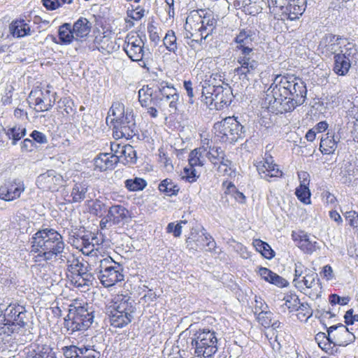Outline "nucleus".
<instances>
[{"mask_svg": "<svg viewBox=\"0 0 358 358\" xmlns=\"http://www.w3.org/2000/svg\"><path fill=\"white\" fill-rule=\"evenodd\" d=\"M306 96V85L301 79L278 76L265 92L262 105L273 113H286L303 104Z\"/></svg>", "mask_w": 358, "mask_h": 358, "instance_id": "1", "label": "nucleus"}, {"mask_svg": "<svg viewBox=\"0 0 358 358\" xmlns=\"http://www.w3.org/2000/svg\"><path fill=\"white\" fill-rule=\"evenodd\" d=\"M30 245L27 249L30 253H38L35 262L50 261L57 257H65L64 253L65 244L62 236L53 229H44L36 232L27 243Z\"/></svg>", "mask_w": 358, "mask_h": 358, "instance_id": "2", "label": "nucleus"}, {"mask_svg": "<svg viewBox=\"0 0 358 358\" xmlns=\"http://www.w3.org/2000/svg\"><path fill=\"white\" fill-rule=\"evenodd\" d=\"M216 332L208 329H199L189 338L191 350L196 357L210 358L217 352Z\"/></svg>", "mask_w": 358, "mask_h": 358, "instance_id": "3", "label": "nucleus"}, {"mask_svg": "<svg viewBox=\"0 0 358 358\" xmlns=\"http://www.w3.org/2000/svg\"><path fill=\"white\" fill-rule=\"evenodd\" d=\"M135 310L134 300L122 299L106 306V314L111 326L123 328L131 322Z\"/></svg>", "mask_w": 358, "mask_h": 358, "instance_id": "4", "label": "nucleus"}, {"mask_svg": "<svg viewBox=\"0 0 358 358\" xmlns=\"http://www.w3.org/2000/svg\"><path fill=\"white\" fill-rule=\"evenodd\" d=\"M98 278L105 287H109L124 280L122 266L111 257L102 259L96 268Z\"/></svg>", "mask_w": 358, "mask_h": 358, "instance_id": "5", "label": "nucleus"}, {"mask_svg": "<svg viewBox=\"0 0 358 358\" xmlns=\"http://www.w3.org/2000/svg\"><path fill=\"white\" fill-rule=\"evenodd\" d=\"M113 136L115 139H130L138 134L132 109L127 108L126 113L119 119H112Z\"/></svg>", "mask_w": 358, "mask_h": 358, "instance_id": "6", "label": "nucleus"}, {"mask_svg": "<svg viewBox=\"0 0 358 358\" xmlns=\"http://www.w3.org/2000/svg\"><path fill=\"white\" fill-rule=\"evenodd\" d=\"M346 38L332 34H326L320 39L318 45V50L325 57H329L331 55L340 52Z\"/></svg>", "mask_w": 358, "mask_h": 358, "instance_id": "7", "label": "nucleus"}, {"mask_svg": "<svg viewBox=\"0 0 358 358\" xmlns=\"http://www.w3.org/2000/svg\"><path fill=\"white\" fill-rule=\"evenodd\" d=\"M217 74L211 73L209 71L206 73L205 76L203 73H198L197 78H200L201 80V97L202 101H204L207 105L211 106L215 100V96H217V85L212 80H216Z\"/></svg>", "mask_w": 358, "mask_h": 358, "instance_id": "8", "label": "nucleus"}, {"mask_svg": "<svg viewBox=\"0 0 358 358\" xmlns=\"http://www.w3.org/2000/svg\"><path fill=\"white\" fill-rule=\"evenodd\" d=\"M293 284L299 290L310 289L309 295L318 298L322 292V285L317 273L314 270L308 271L300 281L293 280Z\"/></svg>", "mask_w": 358, "mask_h": 358, "instance_id": "9", "label": "nucleus"}, {"mask_svg": "<svg viewBox=\"0 0 358 358\" xmlns=\"http://www.w3.org/2000/svg\"><path fill=\"white\" fill-rule=\"evenodd\" d=\"M123 50L127 56L134 62H143L145 55L144 42L138 35H127Z\"/></svg>", "mask_w": 358, "mask_h": 358, "instance_id": "10", "label": "nucleus"}, {"mask_svg": "<svg viewBox=\"0 0 358 358\" xmlns=\"http://www.w3.org/2000/svg\"><path fill=\"white\" fill-rule=\"evenodd\" d=\"M262 178L271 181L272 178H279L282 176L278 164L274 163L271 156H267L255 164Z\"/></svg>", "mask_w": 358, "mask_h": 358, "instance_id": "11", "label": "nucleus"}, {"mask_svg": "<svg viewBox=\"0 0 358 358\" xmlns=\"http://www.w3.org/2000/svg\"><path fill=\"white\" fill-rule=\"evenodd\" d=\"M327 331L329 334L331 335L334 345L336 347L346 346L355 339V336L343 324L327 327Z\"/></svg>", "mask_w": 358, "mask_h": 358, "instance_id": "12", "label": "nucleus"}, {"mask_svg": "<svg viewBox=\"0 0 358 358\" xmlns=\"http://www.w3.org/2000/svg\"><path fill=\"white\" fill-rule=\"evenodd\" d=\"M155 87L158 94L169 101V113L170 114L176 113L179 100V94L177 90L166 81H157Z\"/></svg>", "mask_w": 358, "mask_h": 358, "instance_id": "13", "label": "nucleus"}, {"mask_svg": "<svg viewBox=\"0 0 358 358\" xmlns=\"http://www.w3.org/2000/svg\"><path fill=\"white\" fill-rule=\"evenodd\" d=\"M69 313L64 318V328L69 334L78 331L86 330L85 323L81 320L79 310L75 304L69 305Z\"/></svg>", "mask_w": 358, "mask_h": 358, "instance_id": "14", "label": "nucleus"}, {"mask_svg": "<svg viewBox=\"0 0 358 358\" xmlns=\"http://www.w3.org/2000/svg\"><path fill=\"white\" fill-rule=\"evenodd\" d=\"M120 161V157L117 155L103 152L98 155L94 159V170L101 172L113 170Z\"/></svg>", "mask_w": 358, "mask_h": 358, "instance_id": "15", "label": "nucleus"}, {"mask_svg": "<svg viewBox=\"0 0 358 358\" xmlns=\"http://www.w3.org/2000/svg\"><path fill=\"white\" fill-rule=\"evenodd\" d=\"M306 0H290L286 6H282V15L294 20L305 11Z\"/></svg>", "mask_w": 358, "mask_h": 358, "instance_id": "16", "label": "nucleus"}, {"mask_svg": "<svg viewBox=\"0 0 358 358\" xmlns=\"http://www.w3.org/2000/svg\"><path fill=\"white\" fill-rule=\"evenodd\" d=\"M107 215L108 218L115 225L123 224L130 217L129 211L122 205H113L108 210Z\"/></svg>", "mask_w": 358, "mask_h": 358, "instance_id": "17", "label": "nucleus"}, {"mask_svg": "<svg viewBox=\"0 0 358 358\" xmlns=\"http://www.w3.org/2000/svg\"><path fill=\"white\" fill-rule=\"evenodd\" d=\"M60 179L61 176H57L54 170H48L38 177L36 184L41 189L51 190L56 187Z\"/></svg>", "mask_w": 358, "mask_h": 358, "instance_id": "18", "label": "nucleus"}, {"mask_svg": "<svg viewBox=\"0 0 358 358\" xmlns=\"http://www.w3.org/2000/svg\"><path fill=\"white\" fill-rule=\"evenodd\" d=\"M92 23L85 17H80L72 25L75 41H83L91 31Z\"/></svg>", "mask_w": 358, "mask_h": 358, "instance_id": "19", "label": "nucleus"}, {"mask_svg": "<svg viewBox=\"0 0 358 358\" xmlns=\"http://www.w3.org/2000/svg\"><path fill=\"white\" fill-rule=\"evenodd\" d=\"M42 95L43 92L39 89L31 90L27 98V102L29 105L34 104L37 106V110L39 111H46L53 106L55 99H54L52 100L51 99H49L48 103L47 105H43V102H44V100L42 99Z\"/></svg>", "mask_w": 358, "mask_h": 358, "instance_id": "20", "label": "nucleus"}, {"mask_svg": "<svg viewBox=\"0 0 358 358\" xmlns=\"http://www.w3.org/2000/svg\"><path fill=\"white\" fill-rule=\"evenodd\" d=\"M254 32L251 29H242L234 38V41L237 43L236 50L240 52L243 51L244 48H250L249 45L252 44L253 41Z\"/></svg>", "mask_w": 358, "mask_h": 358, "instance_id": "21", "label": "nucleus"}, {"mask_svg": "<svg viewBox=\"0 0 358 358\" xmlns=\"http://www.w3.org/2000/svg\"><path fill=\"white\" fill-rule=\"evenodd\" d=\"M229 130L231 133L228 134V141L230 143L236 142L238 138L243 136L245 132V127L234 117H229Z\"/></svg>", "mask_w": 358, "mask_h": 358, "instance_id": "22", "label": "nucleus"}, {"mask_svg": "<svg viewBox=\"0 0 358 358\" xmlns=\"http://www.w3.org/2000/svg\"><path fill=\"white\" fill-rule=\"evenodd\" d=\"M338 54L352 64H355L358 61L357 48L355 43L349 42L347 38Z\"/></svg>", "mask_w": 358, "mask_h": 358, "instance_id": "23", "label": "nucleus"}, {"mask_svg": "<svg viewBox=\"0 0 358 358\" xmlns=\"http://www.w3.org/2000/svg\"><path fill=\"white\" fill-rule=\"evenodd\" d=\"M48 348L45 345H39L38 343H31L24 348L26 358H49Z\"/></svg>", "mask_w": 358, "mask_h": 358, "instance_id": "24", "label": "nucleus"}, {"mask_svg": "<svg viewBox=\"0 0 358 358\" xmlns=\"http://www.w3.org/2000/svg\"><path fill=\"white\" fill-rule=\"evenodd\" d=\"M315 339L319 347L324 352L329 354H334V352H336L337 350L336 346L334 345L331 334L319 332L316 334Z\"/></svg>", "mask_w": 358, "mask_h": 358, "instance_id": "25", "label": "nucleus"}, {"mask_svg": "<svg viewBox=\"0 0 358 358\" xmlns=\"http://www.w3.org/2000/svg\"><path fill=\"white\" fill-rule=\"evenodd\" d=\"M2 123L3 119L0 118V142L4 141L3 137L5 136L8 139H12L13 145L16 144L17 141L22 137V129L20 127H13L6 130Z\"/></svg>", "mask_w": 358, "mask_h": 358, "instance_id": "26", "label": "nucleus"}, {"mask_svg": "<svg viewBox=\"0 0 358 358\" xmlns=\"http://www.w3.org/2000/svg\"><path fill=\"white\" fill-rule=\"evenodd\" d=\"M89 185L87 182H76L72 187L71 197L72 203H80L87 197Z\"/></svg>", "mask_w": 358, "mask_h": 358, "instance_id": "27", "label": "nucleus"}, {"mask_svg": "<svg viewBox=\"0 0 358 358\" xmlns=\"http://www.w3.org/2000/svg\"><path fill=\"white\" fill-rule=\"evenodd\" d=\"M217 96H215V105L220 103L225 106H229L234 98L232 90L228 85L222 87V85H217Z\"/></svg>", "mask_w": 358, "mask_h": 358, "instance_id": "28", "label": "nucleus"}, {"mask_svg": "<svg viewBox=\"0 0 358 358\" xmlns=\"http://www.w3.org/2000/svg\"><path fill=\"white\" fill-rule=\"evenodd\" d=\"M58 36L60 44L67 45L73 42L75 40V35L72 30V25L70 23H64L59 26Z\"/></svg>", "mask_w": 358, "mask_h": 358, "instance_id": "29", "label": "nucleus"}, {"mask_svg": "<svg viewBox=\"0 0 358 358\" xmlns=\"http://www.w3.org/2000/svg\"><path fill=\"white\" fill-rule=\"evenodd\" d=\"M308 176V175L306 172H303L299 174V177L300 178H303V180L300 186L296 189V195L297 198L304 203H308L310 202V192L307 187L308 182L306 180V177Z\"/></svg>", "mask_w": 358, "mask_h": 358, "instance_id": "30", "label": "nucleus"}, {"mask_svg": "<svg viewBox=\"0 0 358 358\" xmlns=\"http://www.w3.org/2000/svg\"><path fill=\"white\" fill-rule=\"evenodd\" d=\"M334 73L338 76H345L348 73L351 66L350 62L344 59L338 53L334 57Z\"/></svg>", "mask_w": 358, "mask_h": 358, "instance_id": "31", "label": "nucleus"}, {"mask_svg": "<svg viewBox=\"0 0 358 358\" xmlns=\"http://www.w3.org/2000/svg\"><path fill=\"white\" fill-rule=\"evenodd\" d=\"M325 136V137H321L320 150L324 155L334 153L337 148L338 141H336L334 135H329L328 133Z\"/></svg>", "mask_w": 358, "mask_h": 358, "instance_id": "32", "label": "nucleus"}, {"mask_svg": "<svg viewBox=\"0 0 358 358\" xmlns=\"http://www.w3.org/2000/svg\"><path fill=\"white\" fill-rule=\"evenodd\" d=\"M21 194V189L20 187L14 185L9 186L0 187V199L5 201H13L16 198L20 197Z\"/></svg>", "mask_w": 358, "mask_h": 358, "instance_id": "33", "label": "nucleus"}, {"mask_svg": "<svg viewBox=\"0 0 358 358\" xmlns=\"http://www.w3.org/2000/svg\"><path fill=\"white\" fill-rule=\"evenodd\" d=\"M240 65L241 66L236 68L235 71L238 75L244 76V77L248 80L259 72L258 67L259 66V63L245 62L244 64Z\"/></svg>", "mask_w": 358, "mask_h": 358, "instance_id": "34", "label": "nucleus"}, {"mask_svg": "<svg viewBox=\"0 0 358 358\" xmlns=\"http://www.w3.org/2000/svg\"><path fill=\"white\" fill-rule=\"evenodd\" d=\"M205 152L206 150L203 148H199L192 150L189 155V166H203L205 163Z\"/></svg>", "mask_w": 358, "mask_h": 358, "instance_id": "35", "label": "nucleus"}, {"mask_svg": "<svg viewBox=\"0 0 358 358\" xmlns=\"http://www.w3.org/2000/svg\"><path fill=\"white\" fill-rule=\"evenodd\" d=\"M159 190L167 196H176L178 194L180 187L175 184L171 179L166 178L159 185Z\"/></svg>", "mask_w": 358, "mask_h": 358, "instance_id": "36", "label": "nucleus"}, {"mask_svg": "<svg viewBox=\"0 0 358 358\" xmlns=\"http://www.w3.org/2000/svg\"><path fill=\"white\" fill-rule=\"evenodd\" d=\"M213 128L215 134L220 136L223 141H228V134L231 133L229 130V117L223 119L220 122H216Z\"/></svg>", "mask_w": 358, "mask_h": 358, "instance_id": "37", "label": "nucleus"}, {"mask_svg": "<svg viewBox=\"0 0 358 358\" xmlns=\"http://www.w3.org/2000/svg\"><path fill=\"white\" fill-rule=\"evenodd\" d=\"M253 245L257 251L260 252L265 258L271 259L274 257L275 252L267 243L259 239H255L253 241Z\"/></svg>", "mask_w": 358, "mask_h": 358, "instance_id": "38", "label": "nucleus"}, {"mask_svg": "<svg viewBox=\"0 0 358 358\" xmlns=\"http://www.w3.org/2000/svg\"><path fill=\"white\" fill-rule=\"evenodd\" d=\"M237 62L239 64H244L245 62L259 63L253 48H244L243 51L240 52Z\"/></svg>", "mask_w": 358, "mask_h": 358, "instance_id": "39", "label": "nucleus"}, {"mask_svg": "<svg viewBox=\"0 0 358 358\" xmlns=\"http://www.w3.org/2000/svg\"><path fill=\"white\" fill-rule=\"evenodd\" d=\"M77 309L79 310L81 320L85 323V326L87 329L93 322L94 318V311L91 308L89 309L82 306H77Z\"/></svg>", "mask_w": 358, "mask_h": 358, "instance_id": "40", "label": "nucleus"}, {"mask_svg": "<svg viewBox=\"0 0 358 358\" xmlns=\"http://www.w3.org/2000/svg\"><path fill=\"white\" fill-rule=\"evenodd\" d=\"M300 243L301 248L308 253H312L320 248L318 243L312 240L307 234L301 236Z\"/></svg>", "mask_w": 358, "mask_h": 358, "instance_id": "41", "label": "nucleus"}, {"mask_svg": "<svg viewBox=\"0 0 358 358\" xmlns=\"http://www.w3.org/2000/svg\"><path fill=\"white\" fill-rule=\"evenodd\" d=\"M154 94L155 91L151 88H147L146 90L143 88L139 90L138 99L143 107H148L152 104Z\"/></svg>", "mask_w": 358, "mask_h": 358, "instance_id": "42", "label": "nucleus"}, {"mask_svg": "<svg viewBox=\"0 0 358 358\" xmlns=\"http://www.w3.org/2000/svg\"><path fill=\"white\" fill-rule=\"evenodd\" d=\"M127 189L131 192L143 190L147 185L145 180L141 178L127 179L124 182Z\"/></svg>", "mask_w": 358, "mask_h": 358, "instance_id": "43", "label": "nucleus"}, {"mask_svg": "<svg viewBox=\"0 0 358 358\" xmlns=\"http://www.w3.org/2000/svg\"><path fill=\"white\" fill-rule=\"evenodd\" d=\"M225 155L224 151L221 147L210 146L209 150L206 153V157L209 161L215 166H217V162L220 159Z\"/></svg>", "mask_w": 358, "mask_h": 358, "instance_id": "44", "label": "nucleus"}, {"mask_svg": "<svg viewBox=\"0 0 358 358\" xmlns=\"http://www.w3.org/2000/svg\"><path fill=\"white\" fill-rule=\"evenodd\" d=\"M176 36L173 30H169L163 39L164 45L169 52H176L178 50Z\"/></svg>", "mask_w": 358, "mask_h": 358, "instance_id": "45", "label": "nucleus"}, {"mask_svg": "<svg viewBox=\"0 0 358 358\" xmlns=\"http://www.w3.org/2000/svg\"><path fill=\"white\" fill-rule=\"evenodd\" d=\"M21 311L19 310V309H17L15 307L9 306L6 310V316L7 318L6 319L7 320V322H12L13 324H15L16 322L17 324H20V323L22 322V320L20 317Z\"/></svg>", "mask_w": 358, "mask_h": 358, "instance_id": "46", "label": "nucleus"}, {"mask_svg": "<svg viewBox=\"0 0 358 358\" xmlns=\"http://www.w3.org/2000/svg\"><path fill=\"white\" fill-rule=\"evenodd\" d=\"M201 12L203 14V20L201 21V27L199 28V31H202L206 30L208 27L210 28V32L213 31L215 27L216 20L213 17L210 13H205V10H201Z\"/></svg>", "mask_w": 358, "mask_h": 358, "instance_id": "47", "label": "nucleus"}, {"mask_svg": "<svg viewBox=\"0 0 358 358\" xmlns=\"http://www.w3.org/2000/svg\"><path fill=\"white\" fill-rule=\"evenodd\" d=\"M126 110L123 103L114 102L109 110L108 115L113 116V119H119L125 115Z\"/></svg>", "mask_w": 358, "mask_h": 358, "instance_id": "48", "label": "nucleus"}, {"mask_svg": "<svg viewBox=\"0 0 358 358\" xmlns=\"http://www.w3.org/2000/svg\"><path fill=\"white\" fill-rule=\"evenodd\" d=\"M121 155L124 156L127 162L134 164L136 161V152L131 145L122 146Z\"/></svg>", "mask_w": 358, "mask_h": 358, "instance_id": "49", "label": "nucleus"}, {"mask_svg": "<svg viewBox=\"0 0 358 358\" xmlns=\"http://www.w3.org/2000/svg\"><path fill=\"white\" fill-rule=\"evenodd\" d=\"M94 277L92 273L81 272L80 275L77 276L76 284L77 287L90 286L92 285Z\"/></svg>", "mask_w": 358, "mask_h": 358, "instance_id": "50", "label": "nucleus"}, {"mask_svg": "<svg viewBox=\"0 0 358 358\" xmlns=\"http://www.w3.org/2000/svg\"><path fill=\"white\" fill-rule=\"evenodd\" d=\"M152 105L163 111L166 109V106L167 105L169 106V101H168V99H166L164 97H162V96L159 95L157 90H155ZM169 110V108H168V110Z\"/></svg>", "mask_w": 358, "mask_h": 358, "instance_id": "51", "label": "nucleus"}, {"mask_svg": "<svg viewBox=\"0 0 358 358\" xmlns=\"http://www.w3.org/2000/svg\"><path fill=\"white\" fill-rule=\"evenodd\" d=\"M22 31V20H13L9 25V31L10 34L13 37L20 38L22 35L20 34V32Z\"/></svg>", "mask_w": 358, "mask_h": 358, "instance_id": "52", "label": "nucleus"}, {"mask_svg": "<svg viewBox=\"0 0 358 358\" xmlns=\"http://www.w3.org/2000/svg\"><path fill=\"white\" fill-rule=\"evenodd\" d=\"M78 358H99L100 353L91 346L80 348Z\"/></svg>", "mask_w": 358, "mask_h": 358, "instance_id": "53", "label": "nucleus"}, {"mask_svg": "<svg viewBox=\"0 0 358 358\" xmlns=\"http://www.w3.org/2000/svg\"><path fill=\"white\" fill-rule=\"evenodd\" d=\"M285 305L288 308L289 311H295L300 308V300L296 295L287 296L285 297Z\"/></svg>", "mask_w": 358, "mask_h": 358, "instance_id": "54", "label": "nucleus"}, {"mask_svg": "<svg viewBox=\"0 0 358 358\" xmlns=\"http://www.w3.org/2000/svg\"><path fill=\"white\" fill-rule=\"evenodd\" d=\"M232 164V162L231 160L227 159L226 157V155L222 156L220 160L217 162V171L226 174L228 172L229 169H231V166Z\"/></svg>", "mask_w": 358, "mask_h": 358, "instance_id": "55", "label": "nucleus"}, {"mask_svg": "<svg viewBox=\"0 0 358 358\" xmlns=\"http://www.w3.org/2000/svg\"><path fill=\"white\" fill-rule=\"evenodd\" d=\"M273 313L271 311L259 312L257 315V320L259 323L265 328L270 327L272 320Z\"/></svg>", "mask_w": 358, "mask_h": 358, "instance_id": "56", "label": "nucleus"}, {"mask_svg": "<svg viewBox=\"0 0 358 358\" xmlns=\"http://www.w3.org/2000/svg\"><path fill=\"white\" fill-rule=\"evenodd\" d=\"M62 351L66 358H78L80 348L76 345L65 346L62 348Z\"/></svg>", "mask_w": 358, "mask_h": 358, "instance_id": "57", "label": "nucleus"}, {"mask_svg": "<svg viewBox=\"0 0 358 358\" xmlns=\"http://www.w3.org/2000/svg\"><path fill=\"white\" fill-rule=\"evenodd\" d=\"M311 269L305 267L301 262L295 263V269H294V278L293 280H296L297 279V282L300 281L303 276L308 273V271H310Z\"/></svg>", "mask_w": 358, "mask_h": 358, "instance_id": "58", "label": "nucleus"}, {"mask_svg": "<svg viewBox=\"0 0 358 358\" xmlns=\"http://www.w3.org/2000/svg\"><path fill=\"white\" fill-rule=\"evenodd\" d=\"M199 178V174L194 166L189 168L185 167L184 169V175L182 178H185L189 182H194Z\"/></svg>", "mask_w": 358, "mask_h": 358, "instance_id": "59", "label": "nucleus"}, {"mask_svg": "<svg viewBox=\"0 0 358 358\" xmlns=\"http://www.w3.org/2000/svg\"><path fill=\"white\" fill-rule=\"evenodd\" d=\"M300 308H299L298 311H299L298 314V317L299 319H301V315L303 317H306V320L310 318L313 315V310L310 307V306L307 303H301Z\"/></svg>", "mask_w": 358, "mask_h": 358, "instance_id": "60", "label": "nucleus"}, {"mask_svg": "<svg viewBox=\"0 0 358 358\" xmlns=\"http://www.w3.org/2000/svg\"><path fill=\"white\" fill-rule=\"evenodd\" d=\"M268 282L273 284L279 287H285L288 285V282L282 277L274 273L271 275Z\"/></svg>", "mask_w": 358, "mask_h": 358, "instance_id": "61", "label": "nucleus"}, {"mask_svg": "<svg viewBox=\"0 0 358 358\" xmlns=\"http://www.w3.org/2000/svg\"><path fill=\"white\" fill-rule=\"evenodd\" d=\"M148 32L149 34L150 41L155 44H157L160 41V37L157 32V28L152 23H149L148 24Z\"/></svg>", "mask_w": 358, "mask_h": 358, "instance_id": "62", "label": "nucleus"}, {"mask_svg": "<svg viewBox=\"0 0 358 358\" xmlns=\"http://www.w3.org/2000/svg\"><path fill=\"white\" fill-rule=\"evenodd\" d=\"M350 301L349 297H341L337 294H331L329 296V302L331 305H346Z\"/></svg>", "mask_w": 358, "mask_h": 358, "instance_id": "63", "label": "nucleus"}, {"mask_svg": "<svg viewBox=\"0 0 358 358\" xmlns=\"http://www.w3.org/2000/svg\"><path fill=\"white\" fill-rule=\"evenodd\" d=\"M345 216L351 227H358V214L355 211L346 212Z\"/></svg>", "mask_w": 358, "mask_h": 358, "instance_id": "64", "label": "nucleus"}]
</instances>
